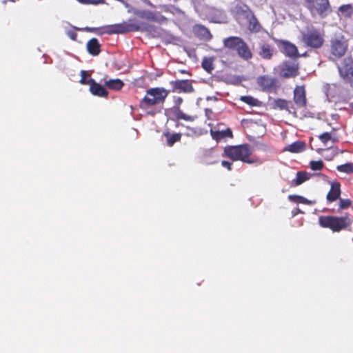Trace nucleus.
Wrapping results in <instances>:
<instances>
[{
    "label": "nucleus",
    "mask_w": 353,
    "mask_h": 353,
    "mask_svg": "<svg viewBox=\"0 0 353 353\" xmlns=\"http://www.w3.org/2000/svg\"><path fill=\"white\" fill-rule=\"evenodd\" d=\"M305 143L303 141H298L288 145L285 150L292 153H298L304 151Z\"/></svg>",
    "instance_id": "nucleus-25"
},
{
    "label": "nucleus",
    "mask_w": 353,
    "mask_h": 353,
    "mask_svg": "<svg viewBox=\"0 0 353 353\" xmlns=\"http://www.w3.org/2000/svg\"><path fill=\"white\" fill-rule=\"evenodd\" d=\"M240 100L250 106H260L261 102L252 96H241Z\"/></svg>",
    "instance_id": "nucleus-31"
},
{
    "label": "nucleus",
    "mask_w": 353,
    "mask_h": 353,
    "mask_svg": "<svg viewBox=\"0 0 353 353\" xmlns=\"http://www.w3.org/2000/svg\"><path fill=\"white\" fill-rule=\"evenodd\" d=\"M310 168L314 171L321 170L324 167L323 161H311L310 163Z\"/></svg>",
    "instance_id": "nucleus-37"
},
{
    "label": "nucleus",
    "mask_w": 353,
    "mask_h": 353,
    "mask_svg": "<svg viewBox=\"0 0 353 353\" xmlns=\"http://www.w3.org/2000/svg\"><path fill=\"white\" fill-rule=\"evenodd\" d=\"M221 165L225 168H227L228 170H232V163L228 161H221Z\"/></svg>",
    "instance_id": "nucleus-41"
},
{
    "label": "nucleus",
    "mask_w": 353,
    "mask_h": 353,
    "mask_svg": "<svg viewBox=\"0 0 353 353\" xmlns=\"http://www.w3.org/2000/svg\"><path fill=\"white\" fill-rule=\"evenodd\" d=\"M249 123H250V124H252V123H253V121H252V120H250V121H249Z\"/></svg>",
    "instance_id": "nucleus-48"
},
{
    "label": "nucleus",
    "mask_w": 353,
    "mask_h": 353,
    "mask_svg": "<svg viewBox=\"0 0 353 353\" xmlns=\"http://www.w3.org/2000/svg\"><path fill=\"white\" fill-rule=\"evenodd\" d=\"M280 75L284 78H294L299 74V64L290 61H284L280 67Z\"/></svg>",
    "instance_id": "nucleus-10"
},
{
    "label": "nucleus",
    "mask_w": 353,
    "mask_h": 353,
    "mask_svg": "<svg viewBox=\"0 0 353 353\" xmlns=\"http://www.w3.org/2000/svg\"><path fill=\"white\" fill-rule=\"evenodd\" d=\"M273 48L268 43L260 46L259 55L264 59H270L273 56Z\"/></svg>",
    "instance_id": "nucleus-24"
},
{
    "label": "nucleus",
    "mask_w": 353,
    "mask_h": 353,
    "mask_svg": "<svg viewBox=\"0 0 353 353\" xmlns=\"http://www.w3.org/2000/svg\"><path fill=\"white\" fill-rule=\"evenodd\" d=\"M350 109H351V110H352V112L353 113V102L350 103Z\"/></svg>",
    "instance_id": "nucleus-46"
},
{
    "label": "nucleus",
    "mask_w": 353,
    "mask_h": 353,
    "mask_svg": "<svg viewBox=\"0 0 353 353\" xmlns=\"http://www.w3.org/2000/svg\"><path fill=\"white\" fill-rule=\"evenodd\" d=\"M338 70L343 81L353 88V58L347 57L343 59Z\"/></svg>",
    "instance_id": "nucleus-8"
},
{
    "label": "nucleus",
    "mask_w": 353,
    "mask_h": 353,
    "mask_svg": "<svg viewBox=\"0 0 353 353\" xmlns=\"http://www.w3.org/2000/svg\"><path fill=\"white\" fill-rule=\"evenodd\" d=\"M80 3H89V4H97L103 1V0H77Z\"/></svg>",
    "instance_id": "nucleus-40"
},
{
    "label": "nucleus",
    "mask_w": 353,
    "mask_h": 353,
    "mask_svg": "<svg viewBox=\"0 0 353 353\" xmlns=\"http://www.w3.org/2000/svg\"><path fill=\"white\" fill-rule=\"evenodd\" d=\"M210 134L212 139L217 142L227 138L233 137V133L230 128H227L226 130L221 131L210 130Z\"/></svg>",
    "instance_id": "nucleus-18"
},
{
    "label": "nucleus",
    "mask_w": 353,
    "mask_h": 353,
    "mask_svg": "<svg viewBox=\"0 0 353 353\" xmlns=\"http://www.w3.org/2000/svg\"><path fill=\"white\" fill-rule=\"evenodd\" d=\"M341 195V184L337 181L331 183L330 190L328 192L326 199L328 202L332 203L339 199Z\"/></svg>",
    "instance_id": "nucleus-16"
},
{
    "label": "nucleus",
    "mask_w": 353,
    "mask_h": 353,
    "mask_svg": "<svg viewBox=\"0 0 353 353\" xmlns=\"http://www.w3.org/2000/svg\"><path fill=\"white\" fill-rule=\"evenodd\" d=\"M208 112H210V113H212V110H209L208 109H206V110H205V112H206V114H208Z\"/></svg>",
    "instance_id": "nucleus-47"
},
{
    "label": "nucleus",
    "mask_w": 353,
    "mask_h": 353,
    "mask_svg": "<svg viewBox=\"0 0 353 353\" xmlns=\"http://www.w3.org/2000/svg\"><path fill=\"white\" fill-rule=\"evenodd\" d=\"M192 83L193 81L190 79L171 81V91L176 93H192L194 90Z\"/></svg>",
    "instance_id": "nucleus-11"
},
{
    "label": "nucleus",
    "mask_w": 353,
    "mask_h": 353,
    "mask_svg": "<svg viewBox=\"0 0 353 353\" xmlns=\"http://www.w3.org/2000/svg\"><path fill=\"white\" fill-rule=\"evenodd\" d=\"M238 55L245 60H249L252 57V53L248 45L243 40L236 50Z\"/></svg>",
    "instance_id": "nucleus-21"
},
{
    "label": "nucleus",
    "mask_w": 353,
    "mask_h": 353,
    "mask_svg": "<svg viewBox=\"0 0 353 353\" xmlns=\"http://www.w3.org/2000/svg\"><path fill=\"white\" fill-rule=\"evenodd\" d=\"M280 45L283 50V53L286 57L291 58H298L300 57L296 46L288 41H281Z\"/></svg>",
    "instance_id": "nucleus-14"
},
{
    "label": "nucleus",
    "mask_w": 353,
    "mask_h": 353,
    "mask_svg": "<svg viewBox=\"0 0 353 353\" xmlns=\"http://www.w3.org/2000/svg\"><path fill=\"white\" fill-rule=\"evenodd\" d=\"M336 170L340 172L352 174L353 173V163H347L343 165H339L336 167Z\"/></svg>",
    "instance_id": "nucleus-34"
},
{
    "label": "nucleus",
    "mask_w": 353,
    "mask_h": 353,
    "mask_svg": "<svg viewBox=\"0 0 353 353\" xmlns=\"http://www.w3.org/2000/svg\"><path fill=\"white\" fill-rule=\"evenodd\" d=\"M256 82L263 91H270L274 89L276 85V79L268 75H262L259 77Z\"/></svg>",
    "instance_id": "nucleus-13"
},
{
    "label": "nucleus",
    "mask_w": 353,
    "mask_h": 353,
    "mask_svg": "<svg viewBox=\"0 0 353 353\" xmlns=\"http://www.w3.org/2000/svg\"><path fill=\"white\" fill-rule=\"evenodd\" d=\"M288 199L290 201H292L294 203H303V204H305V205H312L314 203V202L308 200L307 199H306L302 196H299V195L290 194L288 196Z\"/></svg>",
    "instance_id": "nucleus-30"
},
{
    "label": "nucleus",
    "mask_w": 353,
    "mask_h": 353,
    "mask_svg": "<svg viewBox=\"0 0 353 353\" xmlns=\"http://www.w3.org/2000/svg\"><path fill=\"white\" fill-rule=\"evenodd\" d=\"M163 136L166 138V143L168 146H172L176 142L181 140V133H170L169 132H163Z\"/></svg>",
    "instance_id": "nucleus-26"
},
{
    "label": "nucleus",
    "mask_w": 353,
    "mask_h": 353,
    "mask_svg": "<svg viewBox=\"0 0 353 353\" xmlns=\"http://www.w3.org/2000/svg\"><path fill=\"white\" fill-rule=\"evenodd\" d=\"M134 13L139 18L148 21L156 22L159 24L168 22V19L157 11L143 10L137 11Z\"/></svg>",
    "instance_id": "nucleus-9"
},
{
    "label": "nucleus",
    "mask_w": 353,
    "mask_h": 353,
    "mask_svg": "<svg viewBox=\"0 0 353 353\" xmlns=\"http://www.w3.org/2000/svg\"><path fill=\"white\" fill-rule=\"evenodd\" d=\"M319 223L321 227L329 228L334 232H339L347 229L352 223L348 216H321L319 218Z\"/></svg>",
    "instance_id": "nucleus-3"
},
{
    "label": "nucleus",
    "mask_w": 353,
    "mask_h": 353,
    "mask_svg": "<svg viewBox=\"0 0 353 353\" xmlns=\"http://www.w3.org/2000/svg\"><path fill=\"white\" fill-rule=\"evenodd\" d=\"M139 30H145L152 33L154 32V36H159V32L157 31L155 27L144 23H138L133 19L128 21H123L121 23L110 25L105 27L104 32L108 34H125L127 32H137Z\"/></svg>",
    "instance_id": "nucleus-1"
},
{
    "label": "nucleus",
    "mask_w": 353,
    "mask_h": 353,
    "mask_svg": "<svg viewBox=\"0 0 353 353\" xmlns=\"http://www.w3.org/2000/svg\"><path fill=\"white\" fill-rule=\"evenodd\" d=\"M89 83L90 91L93 95L100 97H107L108 96V92L93 79L90 78Z\"/></svg>",
    "instance_id": "nucleus-15"
},
{
    "label": "nucleus",
    "mask_w": 353,
    "mask_h": 353,
    "mask_svg": "<svg viewBox=\"0 0 353 353\" xmlns=\"http://www.w3.org/2000/svg\"><path fill=\"white\" fill-rule=\"evenodd\" d=\"M86 48L88 52L92 56H97L101 52V45L96 38L90 39L87 43Z\"/></svg>",
    "instance_id": "nucleus-22"
},
{
    "label": "nucleus",
    "mask_w": 353,
    "mask_h": 353,
    "mask_svg": "<svg viewBox=\"0 0 353 353\" xmlns=\"http://www.w3.org/2000/svg\"><path fill=\"white\" fill-rule=\"evenodd\" d=\"M201 65L203 68L208 72H210L214 69L213 61L211 58L205 57L202 61Z\"/></svg>",
    "instance_id": "nucleus-35"
},
{
    "label": "nucleus",
    "mask_w": 353,
    "mask_h": 353,
    "mask_svg": "<svg viewBox=\"0 0 353 353\" xmlns=\"http://www.w3.org/2000/svg\"><path fill=\"white\" fill-rule=\"evenodd\" d=\"M69 37L72 40H76V37H77V34L75 32H70L69 33Z\"/></svg>",
    "instance_id": "nucleus-43"
},
{
    "label": "nucleus",
    "mask_w": 353,
    "mask_h": 353,
    "mask_svg": "<svg viewBox=\"0 0 353 353\" xmlns=\"http://www.w3.org/2000/svg\"><path fill=\"white\" fill-rule=\"evenodd\" d=\"M339 11L346 17H351L353 14V7L351 4L342 5L339 8Z\"/></svg>",
    "instance_id": "nucleus-33"
},
{
    "label": "nucleus",
    "mask_w": 353,
    "mask_h": 353,
    "mask_svg": "<svg viewBox=\"0 0 353 353\" xmlns=\"http://www.w3.org/2000/svg\"><path fill=\"white\" fill-rule=\"evenodd\" d=\"M170 91L163 88H152L146 90V94L140 102L142 108L163 104Z\"/></svg>",
    "instance_id": "nucleus-4"
},
{
    "label": "nucleus",
    "mask_w": 353,
    "mask_h": 353,
    "mask_svg": "<svg viewBox=\"0 0 353 353\" xmlns=\"http://www.w3.org/2000/svg\"><path fill=\"white\" fill-rule=\"evenodd\" d=\"M182 102H183V99L180 97H177L175 100V103L177 105H181V103H182Z\"/></svg>",
    "instance_id": "nucleus-42"
},
{
    "label": "nucleus",
    "mask_w": 353,
    "mask_h": 353,
    "mask_svg": "<svg viewBox=\"0 0 353 353\" xmlns=\"http://www.w3.org/2000/svg\"><path fill=\"white\" fill-rule=\"evenodd\" d=\"M248 20V29L252 32H259L261 30V26L257 18L252 12L248 17L246 18Z\"/></svg>",
    "instance_id": "nucleus-23"
},
{
    "label": "nucleus",
    "mask_w": 353,
    "mask_h": 353,
    "mask_svg": "<svg viewBox=\"0 0 353 353\" xmlns=\"http://www.w3.org/2000/svg\"><path fill=\"white\" fill-rule=\"evenodd\" d=\"M312 1V0H305V5L311 4Z\"/></svg>",
    "instance_id": "nucleus-45"
},
{
    "label": "nucleus",
    "mask_w": 353,
    "mask_h": 353,
    "mask_svg": "<svg viewBox=\"0 0 353 353\" xmlns=\"http://www.w3.org/2000/svg\"><path fill=\"white\" fill-rule=\"evenodd\" d=\"M193 30L195 35L201 39L210 41L212 37L210 30L204 26L196 25L194 26Z\"/></svg>",
    "instance_id": "nucleus-17"
},
{
    "label": "nucleus",
    "mask_w": 353,
    "mask_h": 353,
    "mask_svg": "<svg viewBox=\"0 0 353 353\" xmlns=\"http://www.w3.org/2000/svg\"><path fill=\"white\" fill-rule=\"evenodd\" d=\"M233 12L235 14L243 16L245 19L253 12L248 5L241 2L234 7Z\"/></svg>",
    "instance_id": "nucleus-19"
},
{
    "label": "nucleus",
    "mask_w": 353,
    "mask_h": 353,
    "mask_svg": "<svg viewBox=\"0 0 353 353\" xmlns=\"http://www.w3.org/2000/svg\"><path fill=\"white\" fill-rule=\"evenodd\" d=\"M104 85L110 90H120L123 87L124 83L119 79H115L105 81Z\"/></svg>",
    "instance_id": "nucleus-28"
},
{
    "label": "nucleus",
    "mask_w": 353,
    "mask_h": 353,
    "mask_svg": "<svg viewBox=\"0 0 353 353\" xmlns=\"http://www.w3.org/2000/svg\"><path fill=\"white\" fill-rule=\"evenodd\" d=\"M289 101L283 99H275L273 103V108H278L279 110H288Z\"/></svg>",
    "instance_id": "nucleus-32"
},
{
    "label": "nucleus",
    "mask_w": 353,
    "mask_h": 353,
    "mask_svg": "<svg viewBox=\"0 0 353 353\" xmlns=\"http://www.w3.org/2000/svg\"><path fill=\"white\" fill-rule=\"evenodd\" d=\"M252 153V150L248 144L227 145L224 148L225 155L234 161H241L246 163H253L255 161L250 157Z\"/></svg>",
    "instance_id": "nucleus-2"
},
{
    "label": "nucleus",
    "mask_w": 353,
    "mask_h": 353,
    "mask_svg": "<svg viewBox=\"0 0 353 353\" xmlns=\"http://www.w3.org/2000/svg\"><path fill=\"white\" fill-rule=\"evenodd\" d=\"M302 41L309 48L313 49L321 48L325 42L324 34L316 28L308 29L302 33Z\"/></svg>",
    "instance_id": "nucleus-6"
},
{
    "label": "nucleus",
    "mask_w": 353,
    "mask_h": 353,
    "mask_svg": "<svg viewBox=\"0 0 353 353\" xmlns=\"http://www.w3.org/2000/svg\"><path fill=\"white\" fill-rule=\"evenodd\" d=\"M174 115L176 120H184L186 121H194L196 117L185 114L179 107L174 110Z\"/></svg>",
    "instance_id": "nucleus-29"
},
{
    "label": "nucleus",
    "mask_w": 353,
    "mask_h": 353,
    "mask_svg": "<svg viewBox=\"0 0 353 353\" xmlns=\"http://www.w3.org/2000/svg\"><path fill=\"white\" fill-rule=\"evenodd\" d=\"M348 40L343 35L332 37L329 41L328 52L330 59H340L348 50Z\"/></svg>",
    "instance_id": "nucleus-5"
},
{
    "label": "nucleus",
    "mask_w": 353,
    "mask_h": 353,
    "mask_svg": "<svg viewBox=\"0 0 353 353\" xmlns=\"http://www.w3.org/2000/svg\"><path fill=\"white\" fill-rule=\"evenodd\" d=\"M243 39L239 37H229L223 39V46L225 48L232 50H236L240 43Z\"/></svg>",
    "instance_id": "nucleus-20"
},
{
    "label": "nucleus",
    "mask_w": 353,
    "mask_h": 353,
    "mask_svg": "<svg viewBox=\"0 0 353 353\" xmlns=\"http://www.w3.org/2000/svg\"><path fill=\"white\" fill-rule=\"evenodd\" d=\"M179 72L181 74H188V75H190V76L192 75V74L188 70H179Z\"/></svg>",
    "instance_id": "nucleus-44"
},
{
    "label": "nucleus",
    "mask_w": 353,
    "mask_h": 353,
    "mask_svg": "<svg viewBox=\"0 0 353 353\" xmlns=\"http://www.w3.org/2000/svg\"><path fill=\"white\" fill-rule=\"evenodd\" d=\"M293 99L299 108L307 105L306 92L304 86H296L294 90Z\"/></svg>",
    "instance_id": "nucleus-12"
},
{
    "label": "nucleus",
    "mask_w": 353,
    "mask_h": 353,
    "mask_svg": "<svg viewBox=\"0 0 353 353\" xmlns=\"http://www.w3.org/2000/svg\"><path fill=\"white\" fill-rule=\"evenodd\" d=\"M310 174L306 172H298L296 173V179L292 181V186H298L303 183L305 181L310 179Z\"/></svg>",
    "instance_id": "nucleus-27"
},
{
    "label": "nucleus",
    "mask_w": 353,
    "mask_h": 353,
    "mask_svg": "<svg viewBox=\"0 0 353 353\" xmlns=\"http://www.w3.org/2000/svg\"><path fill=\"white\" fill-rule=\"evenodd\" d=\"M318 137L325 145H326L330 141H332V142L335 141V139L332 137L330 132H324L319 135Z\"/></svg>",
    "instance_id": "nucleus-36"
},
{
    "label": "nucleus",
    "mask_w": 353,
    "mask_h": 353,
    "mask_svg": "<svg viewBox=\"0 0 353 353\" xmlns=\"http://www.w3.org/2000/svg\"><path fill=\"white\" fill-rule=\"evenodd\" d=\"M351 203H352L351 201L348 199H340L339 207L341 209H345V208H349L351 205Z\"/></svg>",
    "instance_id": "nucleus-39"
},
{
    "label": "nucleus",
    "mask_w": 353,
    "mask_h": 353,
    "mask_svg": "<svg viewBox=\"0 0 353 353\" xmlns=\"http://www.w3.org/2000/svg\"><path fill=\"white\" fill-rule=\"evenodd\" d=\"M312 16L318 14L321 18L332 13V9L329 0H312L311 4L305 5Z\"/></svg>",
    "instance_id": "nucleus-7"
},
{
    "label": "nucleus",
    "mask_w": 353,
    "mask_h": 353,
    "mask_svg": "<svg viewBox=\"0 0 353 353\" xmlns=\"http://www.w3.org/2000/svg\"><path fill=\"white\" fill-rule=\"evenodd\" d=\"M89 76L90 75L88 74L87 71L81 70V78L79 81V83L82 85H90L89 79H87V77Z\"/></svg>",
    "instance_id": "nucleus-38"
}]
</instances>
